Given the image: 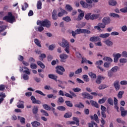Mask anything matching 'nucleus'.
Returning <instances> with one entry per match:
<instances>
[{
	"instance_id": "1",
	"label": "nucleus",
	"mask_w": 127,
	"mask_h": 127,
	"mask_svg": "<svg viewBox=\"0 0 127 127\" xmlns=\"http://www.w3.org/2000/svg\"><path fill=\"white\" fill-rule=\"evenodd\" d=\"M59 45L61 46V47L64 48V50L67 54H70V45L67 40L64 38L62 39V43H60Z\"/></svg>"
},
{
	"instance_id": "2",
	"label": "nucleus",
	"mask_w": 127,
	"mask_h": 127,
	"mask_svg": "<svg viewBox=\"0 0 127 127\" xmlns=\"http://www.w3.org/2000/svg\"><path fill=\"white\" fill-rule=\"evenodd\" d=\"M37 25H40L41 26L49 28L51 25V22H50V21L48 20H45L43 21L38 20L37 22Z\"/></svg>"
},
{
	"instance_id": "3",
	"label": "nucleus",
	"mask_w": 127,
	"mask_h": 127,
	"mask_svg": "<svg viewBox=\"0 0 127 127\" xmlns=\"http://www.w3.org/2000/svg\"><path fill=\"white\" fill-rule=\"evenodd\" d=\"M91 13H88L85 16V18L86 20H95V19H97L100 17V14H93L92 15Z\"/></svg>"
},
{
	"instance_id": "4",
	"label": "nucleus",
	"mask_w": 127,
	"mask_h": 127,
	"mask_svg": "<svg viewBox=\"0 0 127 127\" xmlns=\"http://www.w3.org/2000/svg\"><path fill=\"white\" fill-rule=\"evenodd\" d=\"M8 14L9 16H6L3 18V20H6L7 22H9L10 23H13L14 17L12 16L11 13H9Z\"/></svg>"
},
{
	"instance_id": "5",
	"label": "nucleus",
	"mask_w": 127,
	"mask_h": 127,
	"mask_svg": "<svg viewBox=\"0 0 127 127\" xmlns=\"http://www.w3.org/2000/svg\"><path fill=\"white\" fill-rule=\"evenodd\" d=\"M56 72L59 75H63L64 72H65V68L62 65H58L56 67Z\"/></svg>"
},
{
	"instance_id": "6",
	"label": "nucleus",
	"mask_w": 127,
	"mask_h": 127,
	"mask_svg": "<svg viewBox=\"0 0 127 127\" xmlns=\"http://www.w3.org/2000/svg\"><path fill=\"white\" fill-rule=\"evenodd\" d=\"M82 97H83L84 99H88V100H93V96L90 95V94L87 93V92H83L81 94Z\"/></svg>"
},
{
	"instance_id": "7",
	"label": "nucleus",
	"mask_w": 127,
	"mask_h": 127,
	"mask_svg": "<svg viewBox=\"0 0 127 127\" xmlns=\"http://www.w3.org/2000/svg\"><path fill=\"white\" fill-rule=\"evenodd\" d=\"M113 56L114 57V62H115V63H118L119 59H120V58L122 57V54L120 53H118L116 54H113Z\"/></svg>"
},
{
	"instance_id": "8",
	"label": "nucleus",
	"mask_w": 127,
	"mask_h": 127,
	"mask_svg": "<svg viewBox=\"0 0 127 127\" xmlns=\"http://www.w3.org/2000/svg\"><path fill=\"white\" fill-rule=\"evenodd\" d=\"M95 29H97V30L101 31V28L104 29V28H106V25L102 23H99L97 24V26H94Z\"/></svg>"
},
{
	"instance_id": "9",
	"label": "nucleus",
	"mask_w": 127,
	"mask_h": 127,
	"mask_svg": "<svg viewBox=\"0 0 127 127\" xmlns=\"http://www.w3.org/2000/svg\"><path fill=\"white\" fill-rule=\"evenodd\" d=\"M80 4H81V5H82V6H83V7H84V8L90 9V8H92V4H88V3L84 2V1H80Z\"/></svg>"
},
{
	"instance_id": "10",
	"label": "nucleus",
	"mask_w": 127,
	"mask_h": 127,
	"mask_svg": "<svg viewBox=\"0 0 127 127\" xmlns=\"http://www.w3.org/2000/svg\"><path fill=\"white\" fill-rule=\"evenodd\" d=\"M102 22L105 25H108L111 23V18L109 17H105L103 18Z\"/></svg>"
},
{
	"instance_id": "11",
	"label": "nucleus",
	"mask_w": 127,
	"mask_h": 127,
	"mask_svg": "<svg viewBox=\"0 0 127 127\" xmlns=\"http://www.w3.org/2000/svg\"><path fill=\"white\" fill-rule=\"evenodd\" d=\"M69 93L71 95L68 93L65 92L64 96L65 97H67V98H70V99H73V97H77V95L71 91H69Z\"/></svg>"
},
{
	"instance_id": "12",
	"label": "nucleus",
	"mask_w": 127,
	"mask_h": 127,
	"mask_svg": "<svg viewBox=\"0 0 127 127\" xmlns=\"http://www.w3.org/2000/svg\"><path fill=\"white\" fill-rule=\"evenodd\" d=\"M69 57V56L65 54H62L60 55L61 62H65L66 59Z\"/></svg>"
},
{
	"instance_id": "13",
	"label": "nucleus",
	"mask_w": 127,
	"mask_h": 127,
	"mask_svg": "<svg viewBox=\"0 0 127 127\" xmlns=\"http://www.w3.org/2000/svg\"><path fill=\"white\" fill-rule=\"evenodd\" d=\"M60 9L61 10V12H59L58 14V16L59 17H62V16H64V14H67L68 13L66 10L63 9L62 8H60Z\"/></svg>"
},
{
	"instance_id": "14",
	"label": "nucleus",
	"mask_w": 127,
	"mask_h": 127,
	"mask_svg": "<svg viewBox=\"0 0 127 127\" xmlns=\"http://www.w3.org/2000/svg\"><path fill=\"white\" fill-rule=\"evenodd\" d=\"M114 86L115 87L116 91H119L121 88L120 85V81L116 80L114 83Z\"/></svg>"
},
{
	"instance_id": "15",
	"label": "nucleus",
	"mask_w": 127,
	"mask_h": 127,
	"mask_svg": "<svg viewBox=\"0 0 127 127\" xmlns=\"http://www.w3.org/2000/svg\"><path fill=\"white\" fill-rule=\"evenodd\" d=\"M52 17L54 20L58 19V15H57V10L54 9L52 14Z\"/></svg>"
},
{
	"instance_id": "16",
	"label": "nucleus",
	"mask_w": 127,
	"mask_h": 127,
	"mask_svg": "<svg viewBox=\"0 0 127 127\" xmlns=\"http://www.w3.org/2000/svg\"><path fill=\"white\" fill-rule=\"evenodd\" d=\"M71 33L72 34V36H73V37H74V38H76V35H77V34H80V33H81L80 29H77L75 31H72Z\"/></svg>"
},
{
	"instance_id": "17",
	"label": "nucleus",
	"mask_w": 127,
	"mask_h": 127,
	"mask_svg": "<svg viewBox=\"0 0 127 127\" xmlns=\"http://www.w3.org/2000/svg\"><path fill=\"white\" fill-rule=\"evenodd\" d=\"M31 125L33 127H38L41 126V124L40 122L36 121L31 122Z\"/></svg>"
},
{
	"instance_id": "18",
	"label": "nucleus",
	"mask_w": 127,
	"mask_h": 127,
	"mask_svg": "<svg viewBox=\"0 0 127 127\" xmlns=\"http://www.w3.org/2000/svg\"><path fill=\"white\" fill-rule=\"evenodd\" d=\"M80 33H84V34H91V31L87 29H80Z\"/></svg>"
},
{
	"instance_id": "19",
	"label": "nucleus",
	"mask_w": 127,
	"mask_h": 127,
	"mask_svg": "<svg viewBox=\"0 0 127 127\" xmlns=\"http://www.w3.org/2000/svg\"><path fill=\"white\" fill-rule=\"evenodd\" d=\"M100 37H92L90 38V41L92 42H97V41H100Z\"/></svg>"
},
{
	"instance_id": "20",
	"label": "nucleus",
	"mask_w": 127,
	"mask_h": 127,
	"mask_svg": "<svg viewBox=\"0 0 127 127\" xmlns=\"http://www.w3.org/2000/svg\"><path fill=\"white\" fill-rule=\"evenodd\" d=\"M48 77L50 79H52L53 80H55V81H57V78H58L57 75L52 74H49Z\"/></svg>"
},
{
	"instance_id": "21",
	"label": "nucleus",
	"mask_w": 127,
	"mask_h": 127,
	"mask_svg": "<svg viewBox=\"0 0 127 127\" xmlns=\"http://www.w3.org/2000/svg\"><path fill=\"white\" fill-rule=\"evenodd\" d=\"M102 79H105V77L101 76H98L96 80V84H101Z\"/></svg>"
},
{
	"instance_id": "22",
	"label": "nucleus",
	"mask_w": 127,
	"mask_h": 127,
	"mask_svg": "<svg viewBox=\"0 0 127 127\" xmlns=\"http://www.w3.org/2000/svg\"><path fill=\"white\" fill-rule=\"evenodd\" d=\"M32 111L33 115H36L38 113V107L33 106Z\"/></svg>"
},
{
	"instance_id": "23",
	"label": "nucleus",
	"mask_w": 127,
	"mask_h": 127,
	"mask_svg": "<svg viewBox=\"0 0 127 127\" xmlns=\"http://www.w3.org/2000/svg\"><path fill=\"white\" fill-rule=\"evenodd\" d=\"M109 86L106 85L105 84H100L99 87V90H104V89H106V88H108Z\"/></svg>"
},
{
	"instance_id": "24",
	"label": "nucleus",
	"mask_w": 127,
	"mask_h": 127,
	"mask_svg": "<svg viewBox=\"0 0 127 127\" xmlns=\"http://www.w3.org/2000/svg\"><path fill=\"white\" fill-rule=\"evenodd\" d=\"M110 36V33L101 34L99 37L101 38H108Z\"/></svg>"
},
{
	"instance_id": "25",
	"label": "nucleus",
	"mask_w": 127,
	"mask_h": 127,
	"mask_svg": "<svg viewBox=\"0 0 127 127\" xmlns=\"http://www.w3.org/2000/svg\"><path fill=\"white\" fill-rule=\"evenodd\" d=\"M83 17H84V13L81 12L78 15V17L76 19V20H77V21H80V20H81V19H83Z\"/></svg>"
},
{
	"instance_id": "26",
	"label": "nucleus",
	"mask_w": 127,
	"mask_h": 127,
	"mask_svg": "<svg viewBox=\"0 0 127 127\" xmlns=\"http://www.w3.org/2000/svg\"><path fill=\"white\" fill-rule=\"evenodd\" d=\"M72 116V113L67 112L64 115V117L65 118V119H68L69 118H71Z\"/></svg>"
},
{
	"instance_id": "27",
	"label": "nucleus",
	"mask_w": 127,
	"mask_h": 127,
	"mask_svg": "<svg viewBox=\"0 0 127 127\" xmlns=\"http://www.w3.org/2000/svg\"><path fill=\"white\" fill-rule=\"evenodd\" d=\"M18 119L20 120V122L21 124L22 125H25V119L23 117H21L20 116H18Z\"/></svg>"
},
{
	"instance_id": "28",
	"label": "nucleus",
	"mask_w": 127,
	"mask_h": 127,
	"mask_svg": "<svg viewBox=\"0 0 127 127\" xmlns=\"http://www.w3.org/2000/svg\"><path fill=\"white\" fill-rule=\"evenodd\" d=\"M90 103L91 104L92 106L93 107H95V108H99V105L96 101H94L93 100H90Z\"/></svg>"
},
{
	"instance_id": "29",
	"label": "nucleus",
	"mask_w": 127,
	"mask_h": 127,
	"mask_svg": "<svg viewBox=\"0 0 127 127\" xmlns=\"http://www.w3.org/2000/svg\"><path fill=\"white\" fill-rule=\"evenodd\" d=\"M43 107L47 111H50L51 110V107L46 104H43Z\"/></svg>"
},
{
	"instance_id": "30",
	"label": "nucleus",
	"mask_w": 127,
	"mask_h": 127,
	"mask_svg": "<svg viewBox=\"0 0 127 127\" xmlns=\"http://www.w3.org/2000/svg\"><path fill=\"white\" fill-rule=\"evenodd\" d=\"M91 119H93V120H94V121H95V122H96V123H99V118L98 117V115H97V114H94V116H92L91 117Z\"/></svg>"
},
{
	"instance_id": "31",
	"label": "nucleus",
	"mask_w": 127,
	"mask_h": 127,
	"mask_svg": "<svg viewBox=\"0 0 127 127\" xmlns=\"http://www.w3.org/2000/svg\"><path fill=\"white\" fill-rule=\"evenodd\" d=\"M64 102V99H63V97L61 96L59 97V98L58 99V101H57L58 104H63Z\"/></svg>"
},
{
	"instance_id": "32",
	"label": "nucleus",
	"mask_w": 127,
	"mask_h": 127,
	"mask_svg": "<svg viewBox=\"0 0 127 127\" xmlns=\"http://www.w3.org/2000/svg\"><path fill=\"white\" fill-rule=\"evenodd\" d=\"M42 2L41 1H38L37 3V9H41L42 8Z\"/></svg>"
},
{
	"instance_id": "33",
	"label": "nucleus",
	"mask_w": 127,
	"mask_h": 127,
	"mask_svg": "<svg viewBox=\"0 0 127 127\" xmlns=\"http://www.w3.org/2000/svg\"><path fill=\"white\" fill-rule=\"evenodd\" d=\"M89 76H90V78H91L92 79H96L97 78V75H96V74L92 72H90L88 73Z\"/></svg>"
},
{
	"instance_id": "34",
	"label": "nucleus",
	"mask_w": 127,
	"mask_h": 127,
	"mask_svg": "<svg viewBox=\"0 0 127 127\" xmlns=\"http://www.w3.org/2000/svg\"><path fill=\"white\" fill-rule=\"evenodd\" d=\"M57 109L58 111H60L61 112H64V111H66V108L64 106H58Z\"/></svg>"
},
{
	"instance_id": "35",
	"label": "nucleus",
	"mask_w": 127,
	"mask_h": 127,
	"mask_svg": "<svg viewBox=\"0 0 127 127\" xmlns=\"http://www.w3.org/2000/svg\"><path fill=\"white\" fill-rule=\"evenodd\" d=\"M74 107L75 108H79V109H83L84 108V106L82 104V103L80 102L78 104L74 105Z\"/></svg>"
},
{
	"instance_id": "36",
	"label": "nucleus",
	"mask_w": 127,
	"mask_h": 127,
	"mask_svg": "<svg viewBox=\"0 0 127 127\" xmlns=\"http://www.w3.org/2000/svg\"><path fill=\"white\" fill-rule=\"evenodd\" d=\"M63 20L66 21V22H70V21H71L72 20L70 17L66 16L63 18Z\"/></svg>"
},
{
	"instance_id": "37",
	"label": "nucleus",
	"mask_w": 127,
	"mask_h": 127,
	"mask_svg": "<svg viewBox=\"0 0 127 127\" xmlns=\"http://www.w3.org/2000/svg\"><path fill=\"white\" fill-rule=\"evenodd\" d=\"M109 4L110 5H112L114 6L115 5H117V1H116L115 0H110L109 1Z\"/></svg>"
},
{
	"instance_id": "38",
	"label": "nucleus",
	"mask_w": 127,
	"mask_h": 127,
	"mask_svg": "<svg viewBox=\"0 0 127 127\" xmlns=\"http://www.w3.org/2000/svg\"><path fill=\"white\" fill-rule=\"evenodd\" d=\"M105 44H106L107 46L111 47L113 46V42H112L111 41H110V40H107L105 41Z\"/></svg>"
},
{
	"instance_id": "39",
	"label": "nucleus",
	"mask_w": 127,
	"mask_h": 127,
	"mask_svg": "<svg viewBox=\"0 0 127 127\" xmlns=\"http://www.w3.org/2000/svg\"><path fill=\"white\" fill-rule=\"evenodd\" d=\"M37 64L42 68V69H44L45 68V65L44 64H43L40 61H38L37 62Z\"/></svg>"
},
{
	"instance_id": "40",
	"label": "nucleus",
	"mask_w": 127,
	"mask_h": 127,
	"mask_svg": "<svg viewBox=\"0 0 127 127\" xmlns=\"http://www.w3.org/2000/svg\"><path fill=\"white\" fill-rule=\"evenodd\" d=\"M82 78L85 82H89L90 81V78H88V75L87 74L83 75Z\"/></svg>"
},
{
	"instance_id": "41",
	"label": "nucleus",
	"mask_w": 127,
	"mask_h": 127,
	"mask_svg": "<svg viewBox=\"0 0 127 127\" xmlns=\"http://www.w3.org/2000/svg\"><path fill=\"white\" fill-rule=\"evenodd\" d=\"M73 120L76 122V126H80V123L79 122H80V120H79V118L77 117H73L72 118Z\"/></svg>"
},
{
	"instance_id": "42",
	"label": "nucleus",
	"mask_w": 127,
	"mask_h": 127,
	"mask_svg": "<svg viewBox=\"0 0 127 127\" xmlns=\"http://www.w3.org/2000/svg\"><path fill=\"white\" fill-rule=\"evenodd\" d=\"M124 93L125 92L124 91H119L117 95L118 98L122 99V98H123V95H124Z\"/></svg>"
},
{
	"instance_id": "43",
	"label": "nucleus",
	"mask_w": 127,
	"mask_h": 127,
	"mask_svg": "<svg viewBox=\"0 0 127 127\" xmlns=\"http://www.w3.org/2000/svg\"><path fill=\"white\" fill-rule=\"evenodd\" d=\"M47 97L48 98V99H53V100H55V99H56V98H57V96H54V94H48L47 95Z\"/></svg>"
},
{
	"instance_id": "44",
	"label": "nucleus",
	"mask_w": 127,
	"mask_h": 127,
	"mask_svg": "<svg viewBox=\"0 0 127 127\" xmlns=\"http://www.w3.org/2000/svg\"><path fill=\"white\" fill-rule=\"evenodd\" d=\"M116 121L119 124H122V125H125V124H126V122L124 121V120L121 118L117 119Z\"/></svg>"
},
{
	"instance_id": "45",
	"label": "nucleus",
	"mask_w": 127,
	"mask_h": 127,
	"mask_svg": "<svg viewBox=\"0 0 127 127\" xmlns=\"http://www.w3.org/2000/svg\"><path fill=\"white\" fill-rule=\"evenodd\" d=\"M65 103L66 106H67V107H69V108H72V107H73V104L72 103H71V101H65Z\"/></svg>"
},
{
	"instance_id": "46",
	"label": "nucleus",
	"mask_w": 127,
	"mask_h": 127,
	"mask_svg": "<svg viewBox=\"0 0 127 127\" xmlns=\"http://www.w3.org/2000/svg\"><path fill=\"white\" fill-rule=\"evenodd\" d=\"M34 42L37 46L39 47H41V44H40V42L39 41V39H35Z\"/></svg>"
},
{
	"instance_id": "47",
	"label": "nucleus",
	"mask_w": 127,
	"mask_h": 127,
	"mask_svg": "<svg viewBox=\"0 0 127 127\" xmlns=\"http://www.w3.org/2000/svg\"><path fill=\"white\" fill-rule=\"evenodd\" d=\"M65 8L67 9V10H68V11H72V10H73V8L72 7V6H71V5H70L69 4H67L65 6Z\"/></svg>"
},
{
	"instance_id": "48",
	"label": "nucleus",
	"mask_w": 127,
	"mask_h": 127,
	"mask_svg": "<svg viewBox=\"0 0 127 127\" xmlns=\"http://www.w3.org/2000/svg\"><path fill=\"white\" fill-rule=\"evenodd\" d=\"M113 73H116L119 70V66H114L113 68H111V69Z\"/></svg>"
},
{
	"instance_id": "49",
	"label": "nucleus",
	"mask_w": 127,
	"mask_h": 127,
	"mask_svg": "<svg viewBox=\"0 0 127 127\" xmlns=\"http://www.w3.org/2000/svg\"><path fill=\"white\" fill-rule=\"evenodd\" d=\"M107 102L109 105H111V106H114V101L113 100V99L109 98L107 100Z\"/></svg>"
},
{
	"instance_id": "50",
	"label": "nucleus",
	"mask_w": 127,
	"mask_h": 127,
	"mask_svg": "<svg viewBox=\"0 0 127 127\" xmlns=\"http://www.w3.org/2000/svg\"><path fill=\"white\" fill-rule=\"evenodd\" d=\"M103 61L102 60H100V61H96L95 62V65L96 66H100L101 65H102L103 64Z\"/></svg>"
},
{
	"instance_id": "51",
	"label": "nucleus",
	"mask_w": 127,
	"mask_h": 127,
	"mask_svg": "<svg viewBox=\"0 0 127 127\" xmlns=\"http://www.w3.org/2000/svg\"><path fill=\"white\" fill-rule=\"evenodd\" d=\"M106 101H107V98L105 97V98H103L101 99H100L98 101V103L99 104H104V103H105V102H106Z\"/></svg>"
},
{
	"instance_id": "52",
	"label": "nucleus",
	"mask_w": 127,
	"mask_h": 127,
	"mask_svg": "<svg viewBox=\"0 0 127 127\" xmlns=\"http://www.w3.org/2000/svg\"><path fill=\"white\" fill-rule=\"evenodd\" d=\"M41 113H42V114H43V115L46 117H48L49 116V114L47 113V112L43 109L41 110Z\"/></svg>"
},
{
	"instance_id": "53",
	"label": "nucleus",
	"mask_w": 127,
	"mask_h": 127,
	"mask_svg": "<svg viewBox=\"0 0 127 127\" xmlns=\"http://www.w3.org/2000/svg\"><path fill=\"white\" fill-rule=\"evenodd\" d=\"M110 16H112L113 17H115L117 18H120V15L115 13H111Z\"/></svg>"
},
{
	"instance_id": "54",
	"label": "nucleus",
	"mask_w": 127,
	"mask_h": 127,
	"mask_svg": "<svg viewBox=\"0 0 127 127\" xmlns=\"http://www.w3.org/2000/svg\"><path fill=\"white\" fill-rule=\"evenodd\" d=\"M103 60H105V61L110 62H113V59L108 57H105L104 58H103Z\"/></svg>"
},
{
	"instance_id": "55",
	"label": "nucleus",
	"mask_w": 127,
	"mask_h": 127,
	"mask_svg": "<svg viewBox=\"0 0 127 127\" xmlns=\"http://www.w3.org/2000/svg\"><path fill=\"white\" fill-rule=\"evenodd\" d=\"M39 57H40V60L42 61V60H43V59H44V58H46V55H45V54H41L39 56Z\"/></svg>"
},
{
	"instance_id": "56",
	"label": "nucleus",
	"mask_w": 127,
	"mask_h": 127,
	"mask_svg": "<svg viewBox=\"0 0 127 127\" xmlns=\"http://www.w3.org/2000/svg\"><path fill=\"white\" fill-rule=\"evenodd\" d=\"M6 29V26H0V33H1L3 31H4Z\"/></svg>"
},
{
	"instance_id": "57",
	"label": "nucleus",
	"mask_w": 127,
	"mask_h": 127,
	"mask_svg": "<svg viewBox=\"0 0 127 127\" xmlns=\"http://www.w3.org/2000/svg\"><path fill=\"white\" fill-rule=\"evenodd\" d=\"M110 66H111V63L106 62L104 64V67H105V68H110Z\"/></svg>"
},
{
	"instance_id": "58",
	"label": "nucleus",
	"mask_w": 127,
	"mask_h": 127,
	"mask_svg": "<svg viewBox=\"0 0 127 127\" xmlns=\"http://www.w3.org/2000/svg\"><path fill=\"white\" fill-rule=\"evenodd\" d=\"M114 75V72L110 69L108 72V76L110 77V78H112L113 75Z\"/></svg>"
},
{
	"instance_id": "59",
	"label": "nucleus",
	"mask_w": 127,
	"mask_h": 127,
	"mask_svg": "<svg viewBox=\"0 0 127 127\" xmlns=\"http://www.w3.org/2000/svg\"><path fill=\"white\" fill-rule=\"evenodd\" d=\"M120 63H123L124 64H125V63H127V59L122 58L120 60Z\"/></svg>"
},
{
	"instance_id": "60",
	"label": "nucleus",
	"mask_w": 127,
	"mask_h": 127,
	"mask_svg": "<svg viewBox=\"0 0 127 127\" xmlns=\"http://www.w3.org/2000/svg\"><path fill=\"white\" fill-rule=\"evenodd\" d=\"M72 91H74L75 93H78V92H80L81 88L79 87H76L75 88H73Z\"/></svg>"
},
{
	"instance_id": "61",
	"label": "nucleus",
	"mask_w": 127,
	"mask_h": 127,
	"mask_svg": "<svg viewBox=\"0 0 127 127\" xmlns=\"http://www.w3.org/2000/svg\"><path fill=\"white\" fill-rule=\"evenodd\" d=\"M30 67L31 69H36V68H37V65L35 64H31Z\"/></svg>"
},
{
	"instance_id": "62",
	"label": "nucleus",
	"mask_w": 127,
	"mask_h": 127,
	"mask_svg": "<svg viewBox=\"0 0 127 127\" xmlns=\"http://www.w3.org/2000/svg\"><path fill=\"white\" fill-rule=\"evenodd\" d=\"M75 74L77 75V74H80V73H82V68H78L75 71Z\"/></svg>"
},
{
	"instance_id": "63",
	"label": "nucleus",
	"mask_w": 127,
	"mask_h": 127,
	"mask_svg": "<svg viewBox=\"0 0 127 127\" xmlns=\"http://www.w3.org/2000/svg\"><path fill=\"white\" fill-rule=\"evenodd\" d=\"M120 11H121V12L126 13V12H127V7L120 9Z\"/></svg>"
},
{
	"instance_id": "64",
	"label": "nucleus",
	"mask_w": 127,
	"mask_h": 127,
	"mask_svg": "<svg viewBox=\"0 0 127 127\" xmlns=\"http://www.w3.org/2000/svg\"><path fill=\"white\" fill-rule=\"evenodd\" d=\"M121 29L122 30V31H123L124 32H126V31H127V27L126 25H124L122 27Z\"/></svg>"
}]
</instances>
